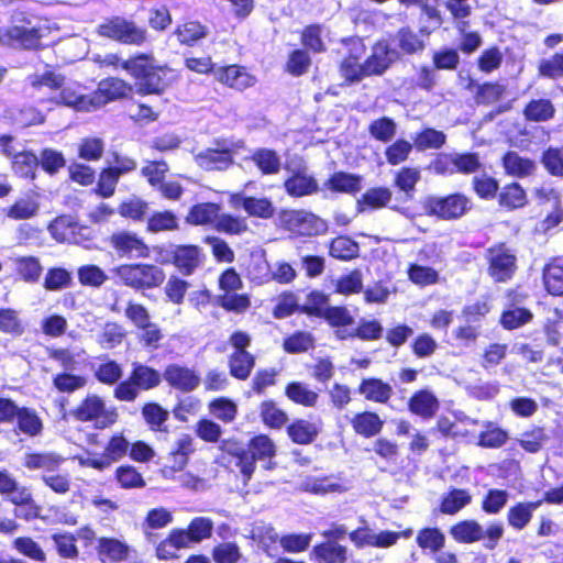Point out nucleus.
I'll return each instance as SVG.
<instances>
[{"mask_svg": "<svg viewBox=\"0 0 563 563\" xmlns=\"http://www.w3.org/2000/svg\"><path fill=\"white\" fill-rule=\"evenodd\" d=\"M408 409L423 420H430L439 411L440 401L431 389L423 388L415 391L410 397Z\"/></svg>", "mask_w": 563, "mask_h": 563, "instance_id": "6ab92c4d", "label": "nucleus"}, {"mask_svg": "<svg viewBox=\"0 0 563 563\" xmlns=\"http://www.w3.org/2000/svg\"><path fill=\"white\" fill-rule=\"evenodd\" d=\"M449 532L456 542L483 541L485 549L494 550L504 534V526L500 522H494L484 529L475 520H463L453 525Z\"/></svg>", "mask_w": 563, "mask_h": 563, "instance_id": "f03ea898", "label": "nucleus"}, {"mask_svg": "<svg viewBox=\"0 0 563 563\" xmlns=\"http://www.w3.org/2000/svg\"><path fill=\"white\" fill-rule=\"evenodd\" d=\"M129 377L132 379L139 390H147L154 388L161 382V375L155 369L142 364H134L133 371Z\"/></svg>", "mask_w": 563, "mask_h": 563, "instance_id": "f704fd0d", "label": "nucleus"}, {"mask_svg": "<svg viewBox=\"0 0 563 563\" xmlns=\"http://www.w3.org/2000/svg\"><path fill=\"white\" fill-rule=\"evenodd\" d=\"M486 430L479 434L478 445L483 448H500L508 439V433L492 422L483 424Z\"/></svg>", "mask_w": 563, "mask_h": 563, "instance_id": "c03bdc74", "label": "nucleus"}, {"mask_svg": "<svg viewBox=\"0 0 563 563\" xmlns=\"http://www.w3.org/2000/svg\"><path fill=\"white\" fill-rule=\"evenodd\" d=\"M324 33V26L321 24H311L305 27L301 34L302 44L309 49L320 53L325 49L322 35Z\"/></svg>", "mask_w": 563, "mask_h": 563, "instance_id": "680f3d73", "label": "nucleus"}, {"mask_svg": "<svg viewBox=\"0 0 563 563\" xmlns=\"http://www.w3.org/2000/svg\"><path fill=\"white\" fill-rule=\"evenodd\" d=\"M444 5L450 11L453 19L457 21L456 26L459 31L464 32L468 26V23L464 21V19L470 16L473 10L471 0H446Z\"/></svg>", "mask_w": 563, "mask_h": 563, "instance_id": "5fc2aeb1", "label": "nucleus"}, {"mask_svg": "<svg viewBox=\"0 0 563 563\" xmlns=\"http://www.w3.org/2000/svg\"><path fill=\"white\" fill-rule=\"evenodd\" d=\"M391 199V191L386 187H378L368 189L358 201L362 210L365 207L378 209L385 207Z\"/></svg>", "mask_w": 563, "mask_h": 563, "instance_id": "4d7b16f0", "label": "nucleus"}, {"mask_svg": "<svg viewBox=\"0 0 563 563\" xmlns=\"http://www.w3.org/2000/svg\"><path fill=\"white\" fill-rule=\"evenodd\" d=\"M312 554L318 563H345L347 549L338 542L327 541L316 545Z\"/></svg>", "mask_w": 563, "mask_h": 563, "instance_id": "393cba45", "label": "nucleus"}, {"mask_svg": "<svg viewBox=\"0 0 563 563\" xmlns=\"http://www.w3.org/2000/svg\"><path fill=\"white\" fill-rule=\"evenodd\" d=\"M503 165L508 175L519 178L530 176L536 170L533 161L516 152H508L503 158Z\"/></svg>", "mask_w": 563, "mask_h": 563, "instance_id": "bb28decb", "label": "nucleus"}, {"mask_svg": "<svg viewBox=\"0 0 563 563\" xmlns=\"http://www.w3.org/2000/svg\"><path fill=\"white\" fill-rule=\"evenodd\" d=\"M416 542L423 551L434 554L444 548L445 536L438 528H423L418 532Z\"/></svg>", "mask_w": 563, "mask_h": 563, "instance_id": "473e14b6", "label": "nucleus"}, {"mask_svg": "<svg viewBox=\"0 0 563 563\" xmlns=\"http://www.w3.org/2000/svg\"><path fill=\"white\" fill-rule=\"evenodd\" d=\"M230 205L234 209H243L250 217L268 219L274 214L273 203L265 197H250L238 192L231 195Z\"/></svg>", "mask_w": 563, "mask_h": 563, "instance_id": "dca6fc26", "label": "nucleus"}, {"mask_svg": "<svg viewBox=\"0 0 563 563\" xmlns=\"http://www.w3.org/2000/svg\"><path fill=\"white\" fill-rule=\"evenodd\" d=\"M470 209L471 201L461 194H454L448 197H430L426 201L427 212L443 220L459 219Z\"/></svg>", "mask_w": 563, "mask_h": 563, "instance_id": "1a4fd4ad", "label": "nucleus"}, {"mask_svg": "<svg viewBox=\"0 0 563 563\" xmlns=\"http://www.w3.org/2000/svg\"><path fill=\"white\" fill-rule=\"evenodd\" d=\"M288 434L294 442L308 444L317 437L318 428L312 422L298 420L288 427Z\"/></svg>", "mask_w": 563, "mask_h": 563, "instance_id": "79ce46f5", "label": "nucleus"}, {"mask_svg": "<svg viewBox=\"0 0 563 563\" xmlns=\"http://www.w3.org/2000/svg\"><path fill=\"white\" fill-rule=\"evenodd\" d=\"M232 454L235 466L246 482L255 470L256 461H269L275 455V445L268 437L258 435L251 440L246 449L238 448Z\"/></svg>", "mask_w": 563, "mask_h": 563, "instance_id": "20e7f679", "label": "nucleus"}, {"mask_svg": "<svg viewBox=\"0 0 563 563\" xmlns=\"http://www.w3.org/2000/svg\"><path fill=\"white\" fill-rule=\"evenodd\" d=\"M398 47L406 54H415L423 49V41L408 27L400 29L395 37Z\"/></svg>", "mask_w": 563, "mask_h": 563, "instance_id": "603ef678", "label": "nucleus"}, {"mask_svg": "<svg viewBox=\"0 0 563 563\" xmlns=\"http://www.w3.org/2000/svg\"><path fill=\"white\" fill-rule=\"evenodd\" d=\"M351 424L357 434L371 438L380 432L384 421L377 413L365 411L355 415L351 420Z\"/></svg>", "mask_w": 563, "mask_h": 563, "instance_id": "a878e982", "label": "nucleus"}, {"mask_svg": "<svg viewBox=\"0 0 563 563\" xmlns=\"http://www.w3.org/2000/svg\"><path fill=\"white\" fill-rule=\"evenodd\" d=\"M65 462V459L53 451L25 453L23 466L29 471H42L43 474L56 472Z\"/></svg>", "mask_w": 563, "mask_h": 563, "instance_id": "4be33fe9", "label": "nucleus"}, {"mask_svg": "<svg viewBox=\"0 0 563 563\" xmlns=\"http://www.w3.org/2000/svg\"><path fill=\"white\" fill-rule=\"evenodd\" d=\"M305 485L308 492L317 495L341 493L345 489L344 486L334 477L311 478L308 479Z\"/></svg>", "mask_w": 563, "mask_h": 563, "instance_id": "bf43d9fd", "label": "nucleus"}, {"mask_svg": "<svg viewBox=\"0 0 563 563\" xmlns=\"http://www.w3.org/2000/svg\"><path fill=\"white\" fill-rule=\"evenodd\" d=\"M314 339L309 332L298 331L284 341V349L288 353H302L313 347Z\"/></svg>", "mask_w": 563, "mask_h": 563, "instance_id": "e2e57ef3", "label": "nucleus"}, {"mask_svg": "<svg viewBox=\"0 0 563 563\" xmlns=\"http://www.w3.org/2000/svg\"><path fill=\"white\" fill-rule=\"evenodd\" d=\"M19 429L27 435H36L42 429V422L35 411L29 408H21L18 417Z\"/></svg>", "mask_w": 563, "mask_h": 563, "instance_id": "338daca9", "label": "nucleus"}, {"mask_svg": "<svg viewBox=\"0 0 563 563\" xmlns=\"http://www.w3.org/2000/svg\"><path fill=\"white\" fill-rule=\"evenodd\" d=\"M220 207L217 203H198L194 206L186 221L194 225H203L213 222L218 219Z\"/></svg>", "mask_w": 563, "mask_h": 563, "instance_id": "72a5a7b5", "label": "nucleus"}, {"mask_svg": "<svg viewBox=\"0 0 563 563\" xmlns=\"http://www.w3.org/2000/svg\"><path fill=\"white\" fill-rule=\"evenodd\" d=\"M234 145L227 140H216L213 146L194 155L196 164L205 170H225L233 164Z\"/></svg>", "mask_w": 563, "mask_h": 563, "instance_id": "6e6552de", "label": "nucleus"}, {"mask_svg": "<svg viewBox=\"0 0 563 563\" xmlns=\"http://www.w3.org/2000/svg\"><path fill=\"white\" fill-rule=\"evenodd\" d=\"M351 48L350 55L346 57L340 67L341 75L349 81H360L364 77H368L365 75V65L360 64L358 59L363 56L365 52L364 44L360 40H351L350 41Z\"/></svg>", "mask_w": 563, "mask_h": 563, "instance_id": "aec40b11", "label": "nucleus"}, {"mask_svg": "<svg viewBox=\"0 0 563 563\" xmlns=\"http://www.w3.org/2000/svg\"><path fill=\"white\" fill-rule=\"evenodd\" d=\"M77 229L88 231L87 228H79L68 217L57 218L48 227V231L56 241L68 243H80L76 236Z\"/></svg>", "mask_w": 563, "mask_h": 563, "instance_id": "cd10ccee", "label": "nucleus"}, {"mask_svg": "<svg viewBox=\"0 0 563 563\" xmlns=\"http://www.w3.org/2000/svg\"><path fill=\"white\" fill-rule=\"evenodd\" d=\"M360 522L363 525L349 533L351 542L357 549L366 547L386 549L395 545L400 539V534L395 531L375 532L367 526L366 520L361 517Z\"/></svg>", "mask_w": 563, "mask_h": 563, "instance_id": "9d476101", "label": "nucleus"}, {"mask_svg": "<svg viewBox=\"0 0 563 563\" xmlns=\"http://www.w3.org/2000/svg\"><path fill=\"white\" fill-rule=\"evenodd\" d=\"M214 76L220 82L238 90L252 87L256 81L254 76L236 65L220 67L214 70Z\"/></svg>", "mask_w": 563, "mask_h": 563, "instance_id": "5701e85b", "label": "nucleus"}, {"mask_svg": "<svg viewBox=\"0 0 563 563\" xmlns=\"http://www.w3.org/2000/svg\"><path fill=\"white\" fill-rule=\"evenodd\" d=\"M112 272L122 284L134 289L154 288L165 279L163 269L151 264H123Z\"/></svg>", "mask_w": 563, "mask_h": 563, "instance_id": "7ed1b4c3", "label": "nucleus"}, {"mask_svg": "<svg viewBox=\"0 0 563 563\" xmlns=\"http://www.w3.org/2000/svg\"><path fill=\"white\" fill-rule=\"evenodd\" d=\"M280 220L288 231L297 235H319L328 230L323 219L307 210H286L282 213Z\"/></svg>", "mask_w": 563, "mask_h": 563, "instance_id": "0eeeda50", "label": "nucleus"}, {"mask_svg": "<svg viewBox=\"0 0 563 563\" xmlns=\"http://www.w3.org/2000/svg\"><path fill=\"white\" fill-rule=\"evenodd\" d=\"M142 415L153 431H166L164 426L168 419V411L157 404H146L142 409Z\"/></svg>", "mask_w": 563, "mask_h": 563, "instance_id": "49530a36", "label": "nucleus"}, {"mask_svg": "<svg viewBox=\"0 0 563 563\" xmlns=\"http://www.w3.org/2000/svg\"><path fill=\"white\" fill-rule=\"evenodd\" d=\"M81 90V86L77 84L63 86L60 92L55 93L51 98V101L62 103L77 111H90L97 109L101 103L100 98L97 95H86Z\"/></svg>", "mask_w": 563, "mask_h": 563, "instance_id": "f8f14e48", "label": "nucleus"}, {"mask_svg": "<svg viewBox=\"0 0 563 563\" xmlns=\"http://www.w3.org/2000/svg\"><path fill=\"white\" fill-rule=\"evenodd\" d=\"M554 114V108L550 100L539 99L530 101L526 109L525 115L531 121H547Z\"/></svg>", "mask_w": 563, "mask_h": 563, "instance_id": "6e6d98bb", "label": "nucleus"}, {"mask_svg": "<svg viewBox=\"0 0 563 563\" xmlns=\"http://www.w3.org/2000/svg\"><path fill=\"white\" fill-rule=\"evenodd\" d=\"M472 500L471 494L465 489H452L442 499L441 511L454 515L467 506Z\"/></svg>", "mask_w": 563, "mask_h": 563, "instance_id": "4c0bfd02", "label": "nucleus"}, {"mask_svg": "<svg viewBox=\"0 0 563 563\" xmlns=\"http://www.w3.org/2000/svg\"><path fill=\"white\" fill-rule=\"evenodd\" d=\"M123 375V369L114 361H107L101 363L95 369L96 378L106 385H114L117 384Z\"/></svg>", "mask_w": 563, "mask_h": 563, "instance_id": "052dcab7", "label": "nucleus"}, {"mask_svg": "<svg viewBox=\"0 0 563 563\" xmlns=\"http://www.w3.org/2000/svg\"><path fill=\"white\" fill-rule=\"evenodd\" d=\"M165 380L181 391H192L200 384V377L194 369L180 365H169L164 373Z\"/></svg>", "mask_w": 563, "mask_h": 563, "instance_id": "412c9836", "label": "nucleus"}, {"mask_svg": "<svg viewBox=\"0 0 563 563\" xmlns=\"http://www.w3.org/2000/svg\"><path fill=\"white\" fill-rule=\"evenodd\" d=\"M0 142L3 146V152L13 158L12 167L15 174L25 178H34L35 169L38 166V157L31 152H13L9 145L12 142V137L9 135L1 136Z\"/></svg>", "mask_w": 563, "mask_h": 563, "instance_id": "f3484780", "label": "nucleus"}, {"mask_svg": "<svg viewBox=\"0 0 563 563\" xmlns=\"http://www.w3.org/2000/svg\"><path fill=\"white\" fill-rule=\"evenodd\" d=\"M397 124L396 122L387 117L379 118L374 120L369 126V134L380 142L387 143L389 142L396 134Z\"/></svg>", "mask_w": 563, "mask_h": 563, "instance_id": "a18cd8bd", "label": "nucleus"}, {"mask_svg": "<svg viewBox=\"0 0 563 563\" xmlns=\"http://www.w3.org/2000/svg\"><path fill=\"white\" fill-rule=\"evenodd\" d=\"M76 419L92 421L97 429H106L118 419L115 408H107L104 401L97 395L87 396L74 411Z\"/></svg>", "mask_w": 563, "mask_h": 563, "instance_id": "423d86ee", "label": "nucleus"}, {"mask_svg": "<svg viewBox=\"0 0 563 563\" xmlns=\"http://www.w3.org/2000/svg\"><path fill=\"white\" fill-rule=\"evenodd\" d=\"M129 448L130 443L122 434L113 435L106 445L103 453H101L108 463V467L125 456Z\"/></svg>", "mask_w": 563, "mask_h": 563, "instance_id": "58836bf2", "label": "nucleus"}, {"mask_svg": "<svg viewBox=\"0 0 563 563\" xmlns=\"http://www.w3.org/2000/svg\"><path fill=\"white\" fill-rule=\"evenodd\" d=\"M101 36L128 45H142L147 40V32L133 20L123 16H112L98 26Z\"/></svg>", "mask_w": 563, "mask_h": 563, "instance_id": "39448f33", "label": "nucleus"}, {"mask_svg": "<svg viewBox=\"0 0 563 563\" xmlns=\"http://www.w3.org/2000/svg\"><path fill=\"white\" fill-rule=\"evenodd\" d=\"M122 68L136 78L139 90L143 93H161L167 87L162 75L165 70L154 65L151 55H137L122 63Z\"/></svg>", "mask_w": 563, "mask_h": 563, "instance_id": "f257e3e1", "label": "nucleus"}, {"mask_svg": "<svg viewBox=\"0 0 563 563\" xmlns=\"http://www.w3.org/2000/svg\"><path fill=\"white\" fill-rule=\"evenodd\" d=\"M210 413L224 423L232 422L238 413L236 405L228 398H218L209 405Z\"/></svg>", "mask_w": 563, "mask_h": 563, "instance_id": "09e8293b", "label": "nucleus"}, {"mask_svg": "<svg viewBox=\"0 0 563 563\" xmlns=\"http://www.w3.org/2000/svg\"><path fill=\"white\" fill-rule=\"evenodd\" d=\"M358 253V245L346 236H339L330 244L331 256L339 260H351Z\"/></svg>", "mask_w": 563, "mask_h": 563, "instance_id": "13d9d810", "label": "nucleus"}, {"mask_svg": "<svg viewBox=\"0 0 563 563\" xmlns=\"http://www.w3.org/2000/svg\"><path fill=\"white\" fill-rule=\"evenodd\" d=\"M285 391L290 400L306 407H313L319 398L314 390L299 382L288 384Z\"/></svg>", "mask_w": 563, "mask_h": 563, "instance_id": "e433bc0d", "label": "nucleus"}, {"mask_svg": "<svg viewBox=\"0 0 563 563\" xmlns=\"http://www.w3.org/2000/svg\"><path fill=\"white\" fill-rule=\"evenodd\" d=\"M252 159L263 174H277L280 169V158L275 151L267 148L256 150Z\"/></svg>", "mask_w": 563, "mask_h": 563, "instance_id": "a19ab883", "label": "nucleus"}, {"mask_svg": "<svg viewBox=\"0 0 563 563\" xmlns=\"http://www.w3.org/2000/svg\"><path fill=\"white\" fill-rule=\"evenodd\" d=\"M325 187L332 191L355 194L362 188V177L349 173L339 172L333 174L328 181Z\"/></svg>", "mask_w": 563, "mask_h": 563, "instance_id": "c756f323", "label": "nucleus"}, {"mask_svg": "<svg viewBox=\"0 0 563 563\" xmlns=\"http://www.w3.org/2000/svg\"><path fill=\"white\" fill-rule=\"evenodd\" d=\"M538 503H519L508 511V523L517 530L523 529L531 520L532 512L540 506Z\"/></svg>", "mask_w": 563, "mask_h": 563, "instance_id": "c9c22d12", "label": "nucleus"}, {"mask_svg": "<svg viewBox=\"0 0 563 563\" xmlns=\"http://www.w3.org/2000/svg\"><path fill=\"white\" fill-rule=\"evenodd\" d=\"M207 34L206 27L197 21H188L179 25L176 35L181 44L192 45Z\"/></svg>", "mask_w": 563, "mask_h": 563, "instance_id": "8fccbe9b", "label": "nucleus"}, {"mask_svg": "<svg viewBox=\"0 0 563 563\" xmlns=\"http://www.w3.org/2000/svg\"><path fill=\"white\" fill-rule=\"evenodd\" d=\"M532 318V313L526 308H511L501 314L500 322L507 330L517 329L528 323Z\"/></svg>", "mask_w": 563, "mask_h": 563, "instance_id": "69168bd1", "label": "nucleus"}, {"mask_svg": "<svg viewBox=\"0 0 563 563\" xmlns=\"http://www.w3.org/2000/svg\"><path fill=\"white\" fill-rule=\"evenodd\" d=\"M446 136L443 132L434 129H424L413 139L415 146L419 151L428 148L438 150L445 143Z\"/></svg>", "mask_w": 563, "mask_h": 563, "instance_id": "3c124183", "label": "nucleus"}, {"mask_svg": "<svg viewBox=\"0 0 563 563\" xmlns=\"http://www.w3.org/2000/svg\"><path fill=\"white\" fill-rule=\"evenodd\" d=\"M544 286L553 296L563 295V258H554L543 271Z\"/></svg>", "mask_w": 563, "mask_h": 563, "instance_id": "c85d7f7f", "label": "nucleus"}, {"mask_svg": "<svg viewBox=\"0 0 563 563\" xmlns=\"http://www.w3.org/2000/svg\"><path fill=\"white\" fill-rule=\"evenodd\" d=\"M216 563H236L242 554L234 542H223L214 547L212 551Z\"/></svg>", "mask_w": 563, "mask_h": 563, "instance_id": "774afa93", "label": "nucleus"}, {"mask_svg": "<svg viewBox=\"0 0 563 563\" xmlns=\"http://www.w3.org/2000/svg\"><path fill=\"white\" fill-rule=\"evenodd\" d=\"M358 393L365 399L386 404L393 396V387L378 378H365L358 386Z\"/></svg>", "mask_w": 563, "mask_h": 563, "instance_id": "b1692460", "label": "nucleus"}, {"mask_svg": "<svg viewBox=\"0 0 563 563\" xmlns=\"http://www.w3.org/2000/svg\"><path fill=\"white\" fill-rule=\"evenodd\" d=\"M170 254L173 264L184 275H191L203 262L202 251L196 245H175Z\"/></svg>", "mask_w": 563, "mask_h": 563, "instance_id": "a211bd4d", "label": "nucleus"}, {"mask_svg": "<svg viewBox=\"0 0 563 563\" xmlns=\"http://www.w3.org/2000/svg\"><path fill=\"white\" fill-rule=\"evenodd\" d=\"M255 365V357L246 351H234L230 355V374L241 380L246 379Z\"/></svg>", "mask_w": 563, "mask_h": 563, "instance_id": "2f4dec72", "label": "nucleus"}, {"mask_svg": "<svg viewBox=\"0 0 563 563\" xmlns=\"http://www.w3.org/2000/svg\"><path fill=\"white\" fill-rule=\"evenodd\" d=\"M99 554L103 560L119 562L128 556V547L117 539L101 538L99 540Z\"/></svg>", "mask_w": 563, "mask_h": 563, "instance_id": "ea45409f", "label": "nucleus"}, {"mask_svg": "<svg viewBox=\"0 0 563 563\" xmlns=\"http://www.w3.org/2000/svg\"><path fill=\"white\" fill-rule=\"evenodd\" d=\"M130 90V86L119 78H107L98 86V92L106 98V101L124 97Z\"/></svg>", "mask_w": 563, "mask_h": 563, "instance_id": "864d4df0", "label": "nucleus"}, {"mask_svg": "<svg viewBox=\"0 0 563 563\" xmlns=\"http://www.w3.org/2000/svg\"><path fill=\"white\" fill-rule=\"evenodd\" d=\"M488 274L495 282L509 280L516 271V255L504 244L487 250Z\"/></svg>", "mask_w": 563, "mask_h": 563, "instance_id": "9b49d317", "label": "nucleus"}, {"mask_svg": "<svg viewBox=\"0 0 563 563\" xmlns=\"http://www.w3.org/2000/svg\"><path fill=\"white\" fill-rule=\"evenodd\" d=\"M178 228L176 216L170 211L155 212L147 221V229L153 233L172 231Z\"/></svg>", "mask_w": 563, "mask_h": 563, "instance_id": "0e129e2a", "label": "nucleus"}, {"mask_svg": "<svg viewBox=\"0 0 563 563\" xmlns=\"http://www.w3.org/2000/svg\"><path fill=\"white\" fill-rule=\"evenodd\" d=\"M286 192L295 198L311 196L319 191L317 179L308 173L306 166L290 169V176L285 180Z\"/></svg>", "mask_w": 563, "mask_h": 563, "instance_id": "ddd939ff", "label": "nucleus"}, {"mask_svg": "<svg viewBox=\"0 0 563 563\" xmlns=\"http://www.w3.org/2000/svg\"><path fill=\"white\" fill-rule=\"evenodd\" d=\"M398 58V53L390 48L386 41L377 42L373 48L371 55L364 62L365 75L368 76H380L389 66Z\"/></svg>", "mask_w": 563, "mask_h": 563, "instance_id": "4468645a", "label": "nucleus"}, {"mask_svg": "<svg viewBox=\"0 0 563 563\" xmlns=\"http://www.w3.org/2000/svg\"><path fill=\"white\" fill-rule=\"evenodd\" d=\"M383 331V325L377 320L362 319L355 331L339 330L336 334L340 339L357 336L362 340L372 341L380 339Z\"/></svg>", "mask_w": 563, "mask_h": 563, "instance_id": "7c9ffc66", "label": "nucleus"}, {"mask_svg": "<svg viewBox=\"0 0 563 563\" xmlns=\"http://www.w3.org/2000/svg\"><path fill=\"white\" fill-rule=\"evenodd\" d=\"M247 274L251 280L258 285L272 280V267L263 254L252 256Z\"/></svg>", "mask_w": 563, "mask_h": 563, "instance_id": "37998d69", "label": "nucleus"}, {"mask_svg": "<svg viewBox=\"0 0 563 563\" xmlns=\"http://www.w3.org/2000/svg\"><path fill=\"white\" fill-rule=\"evenodd\" d=\"M110 245L119 256L142 258L148 256V247L135 233L118 232L111 235Z\"/></svg>", "mask_w": 563, "mask_h": 563, "instance_id": "2eb2a0df", "label": "nucleus"}, {"mask_svg": "<svg viewBox=\"0 0 563 563\" xmlns=\"http://www.w3.org/2000/svg\"><path fill=\"white\" fill-rule=\"evenodd\" d=\"M547 440L548 437L544 432V429L541 427H533L532 429L521 433L518 442L525 451L529 453H537L542 449Z\"/></svg>", "mask_w": 563, "mask_h": 563, "instance_id": "de8ad7c7", "label": "nucleus"}]
</instances>
